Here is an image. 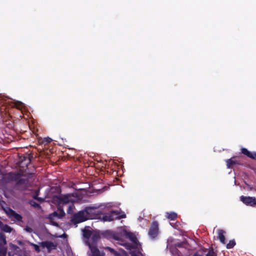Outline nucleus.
<instances>
[{
	"label": "nucleus",
	"instance_id": "obj_15",
	"mask_svg": "<svg viewBox=\"0 0 256 256\" xmlns=\"http://www.w3.org/2000/svg\"><path fill=\"white\" fill-rule=\"evenodd\" d=\"M2 230L4 232H8V233H10L13 231H14L12 228L8 225L4 224H2Z\"/></svg>",
	"mask_w": 256,
	"mask_h": 256
},
{
	"label": "nucleus",
	"instance_id": "obj_29",
	"mask_svg": "<svg viewBox=\"0 0 256 256\" xmlns=\"http://www.w3.org/2000/svg\"><path fill=\"white\" fill-rule=\"evenodd\" d=\"M57 214H57V213L56 212H54L53 213V215H54V216H56Z\"/></svg>",
	"mask_w": 256,
	"mask_h": 256
},
{
	"label": "nucleus",
	"instance_id": "obj_21",
	"mask_svg": "<svg viewBox=\"0 0 256 256\" xmlns=\"http://www.w3.org/2000/svg\"><path fill=\"white\" fill-rule=\"evenodd\" d=\"M74 205L72 204H70L68 206L67 212L68 214H71L74 208Z\"/></svg>",
	"mask_w": 256,
	"mask_h": 256
},
{
	"label": "nucleus",
	"instance_id": "obj_14",
	"mask_svg": "<svg viewBox=\"0 0 256 256\" xmlns=\"http://www.w3.org/2000/svg\"><path fill=\"white\" fill-rule=\"evenodd\" d=\"M99 238L100 236L98 234L92 232L90 238V244H92L94 246H96V242L99 239Z\"/></svg>",
	"mask_w": 256,
	"mask_h": 256
},
{
	"label": "nucleus",
	"instance_id": "obj_13",
	"mask_svg": "<svg viewBox=\"0 0 256 256\" xmlns=\"http://www.w3.org/2000/svg\"><path fill=\"white\" fill-rule=\"evenodd\" d=\"M6 235L2 232H0V246H6Z\"/></svg>",
	"mask_w": 256,
	"mask_h": 256
},
{
	"label": "nucleus",
	"instance_id": "obj_11",
	"mask_svg": "<svg viewBox=\"0 0 256 256\" xmlns=\"http://www.w3.org/2000/svg\"><path fill=\"white\" fill-rule=\"evenodd\" d=\"M241 152L242 154L252 159L256 160V152H250L248 151L246 148H242Z\"/></svg>",
	"mask_w": 256,
	"mask_h": 256
},
{
	"label": "nucleus",
	"instance_id": "obj_5",
	"mask_svg": "<svg viewBox=\"0 0 256 256\" xmlns=\"http://www.w3.org/2000/svg\"><path fill=\"white\" fill-rule=\"evenodd\" d=\"M126 217V216L124 214H120L118 211H112L110 213L107 214L102 218H100V219L104 222H110L113 220L115 218L120 219Z\"/></svg>",
	"mask_w": 256,
	"mask_h": 256
},
{
	"label": "nucleus",
	"instance_id": "obj_1",
	"mask_svg": "<svg viewBox=\"0 0 256 256\" xmlns=\"http://www.w3.org/2000/svg\"><path fill=\"white\" fill-rule=\"evenodd\" d=\"M34 158L33 154L28 150L24 154H18V160L17 162L18 166L20 167V172L14 174L12 172L8 174L4 172V168H0V176H31L34 174L33 172L30 170L28 166L30 165L32 160Z\"/></svg>",
	"mask_w": 256,
	"mask_h": 256
},
{
	"label": "nucleus",
	"instance_id": "obj_27",
	"mask_svg": "<svg viewBox=\"0 0 256 256\" xmlns=\"http://www.w3.org/2000/svg\"><path fill=\"white\" fill-rule=\"evenodd\" d=\"M52 224L53 225H54V226H58V224L56 222H52Z\"/></svg>",
	"mask_w": 256,
	"mask_h": 256
},
{
	"label": "nucleus",
	"instance_id": "obj_4",
	"mask_svg": "<svg viewBox=\"0 0 256 256\" xmlns=\"http://www.w3.org/2000/svg\"><path fill=\"white\" fill-rule=\"evenodd\" d=\"M70 200L68 196H53V202L59 206L58 210L60 211L62 216H64L65 214V213L63 209L61 208L60 205H65L68 204Z\"/></svg>",
	"mask_w": 256,
	"mask_h": 256
},
{
	"label": "nucleus",
	"instance_id": "obj_30",
	"mask_svg": "<svg viewBox=\"0 0 256 256\" xmlns=\"http://www.w3.org/2000/svg\"><path fill=\"white\" fill-rule=\"evenodd\" d=\"M38 200H43V199L42 198H38Z\"/></svg>",
	"mask_w": 256,
	"mask_h": 256
},
{
	"label": "nucleus",
	"instance_id": "obj_23",
	"mask_svg": "<svg viewBox=\"0 0 256 256\" xmlns=\"http://www.w3.org/2000/svg\"><path fill=\"white\" fill-rule=\"evenodd\" d=\"M172 254L174 256H180L181 254L180 252L177 249L174 250Z\"/></svg>",
	"mask_w": 256,
	"mask_h": 256
},
{
	"label": "nucleus",
	"instance_id": "obj_28",
	"mask_svg": "<svg viewBox=\"0 0 256 256\" xmlns=\"http://www.w3.org/2000/svg\"><path fill=\"white\" fill-rule=\"evenodd\" d=\"M2 224H3L2 222L0 220V228H1V229H2Z\"/></svg>",
	"mask_w": 256,
	"mask_h": 256
},
{
	"label": "nucleus",
	"instance_id": "obj_8",
	"mask_svg": "<svg viewBox=\"0 0 256 256\" xmlns=\"http://www.w3.org/2000/svg\"><path fill=\"white\" fill-rule=\"evenodd\" d=\"M158 224L157 222H154L152 224L150 228V230L148 232V234L152 238H154L156 236L158 235Z\"/></svg>",
	"mask_w": 256,
	"mask_h": 256
},
{
	"label": "nucleus",
	"instance_id": "obj_12",
	"mask_svg": "<svg viewBox=\"0 0 256 256\" xmlns=\"http://www.w3.org/2000/svg\"><path fill=\"white\" fill-rule=\"evenodd\" d=\"M226 232L222 230H218V238L220 240V242H222L223 244H225V237L224 236V234Z\"/></svg>",
	"mask_w": 256,
	"mask_h": 256
},
{
	"label": "nucleus",
	"instance_id": "obj_24",
	"mask_svg": "<svg viewBox=\"0 0 256 256\" xmlns=\"http://www.w3.org/2000/svg\"><path fill=\"white\" fill-rule=\"evenodd\" d=\"M24 230L28 232H29V233H32L33 232V230L32 229V228H30V227H28V226H26L25 228H24Z\"/></svg>",
	"mask_w": 256,
	"mask_h": 256
},
{
	"label": "nucleus",
	"instance_id": "obj_26",
	"mask_svg": "<svg viewBox=\"0 0 256 256\" xmlns=\"http://www.w3.org/2000/svg\"><path fill=\"white\" fill-rule=\"evenodd\" d=\"M114 239H116L117 240H120V238L118 236H115Z\"/></svg>",
	"mask_w": 256,
	"mask_h": 256
},
{
	"label": "nucleus",
	"instance_id": "obj_7",
	"mask_svg": "<svg viewBox=\"0 0 256 256\" xmlns=\"http://www.w3.org/2000/svg\"><path fill=\"white\" fill-rule=\"evenodd\" d=\"M236 156H233L225 160L228 168L234 169L242 165V162L240 160H236Z\"/></svg>",
	"mask_w": 256,
	"mask_h": 256
},
{
	"label": "nucleus",
	"instance_id": "obj_25",
	"mask_svg": "<svg viewBox=\"0 0 256 256\" xmlns=\"http://www.w3.org/2000/svg\"><path fill=\"white\" fill-rule=\"evenodd\" d=\"M51 190H57L58 192V187H56H56H52V188H51Z\"/></svg>",
	"mask_w": 256,
	"mask_h": 256
},
{
	"label": "nucleus",
	"instance_id": "obj_6",
	"mask_svg": "<svg viewBox=\"0 0 256 256\" xmlns=\"http://www.w3.org/2000/svg\"><path fill=\"white\" fill-rule=\"evenodd\" d=\"M2 209L5 213L12 220H14L18 221H22V216L16 212L15 211L8 207H2Z\"/></svg>",
	"mask_w": 256,
	"mask_h": 256
},
{
	"label": "nucleus",
	"instance_id": "obj_3",
	"mask_svg": "<svg viewBox=\"0 0 256 256\" xmlns=\"http://www.w3.org/2000/svg\"><path fill=\"white\" fill-rule=\"evenodd\" d=\"M92 234V232L89 230H85L83 231L84 237L86 239V243L90 250L89 256H104V253L103 252H100L96 246H94L92 244H90V238Z\"/></svg>",
	"mask_w": 256,
	"mask_h": 256
},
{
	"label": "nucleus",
	"instance_id": "obj_9",
	"mask_svg": "<svg viewBox=\"0 0 256 256\" xmlns=\"http://www.w3.org/2000/svg\"><path fill=\"white\" fill-rule=\"evenodd\" d=\"M40 244L43 248H46L48 252H50L52 250L55 249L56 248V246L50 241L42 242Z\"/></svg>",
	"mask_w": 256,
	"mask_h": 256
},
{
	"label": "nucleus",
	"instance_id": "obj_32",
	"mask_svg": "<svg viewBox=\"0 0 256 256\" xmlns=\"http://www.w3.org/2000/svg\"><path fill=\"white\" fill-rule=\"evenodd\" d=\"M59 237L62 238V235L59 236Z\"/></svg>",
	"mask_w": 256,
	"mask_h": 256
},
{
	"label": "nucleus",
	"instance_id": "obj_16",
	"mask_svg": "<svg viewBox=\"0 0 256 256\" xmlns=\"http://www.w3.org/2000/svg\"><path fill=\"white\" fill-rule=\"evenodd\" d=\"M166 216L171 220H174L177 218V214L174 212H166Z\"/></svg>",
	"mask_w": 256,
	"mask_h": 256
},
{
	"label": "nucleus",
	"instance_id": "obj_19",
	"mask_svg": "<svg viewBox=\"0 0 256 256\" xmlns=\"http://www.w3.org/2000/svg\"><path fill=\"white\" fill-rule=\"evenodd\" d=\"M6 246H0V256H6Z\"/></svg>",
	"mask_w": 256,
	"mask_h": 256
},
{
	"label": "nucleus",
	"instance_id": "obj_20",
	"mask_svg": "<svg viewBox=\"0 0 256 256\" xmlns=\"http://www.w3.org/2000/svg\"><path fill=\"white\" fill-rule=\"evenodd\" d=\"M28 244L30 246H32L34 248L36 252H38L40 251L39 246L38 245L32 243L30 242H28Z\"/></svg>",
	"mask_w": 256,
	"mask_h": 256
},
{
	"label": "nucleus",
	"instance_id": "obj_17",
	"mask_svg": "<svg viewBox=\"0 0 256 256\" xmlns=\"http://www.w3.org/2000/svg\"><path fill=\"white\" fill-rule=\"evenodd\" d=\"M52 139L49 137L44 138L41 142V144L46 146L52 142Z\"/></svg>",
	"mask_w": 256,
	"mask_h": 256
},
{
	"label": "nucleus",
	"instance_id": "obj_31",
	"mask_svg": "<svg viewBox=\"0 0 256 256\" xmlns=\"http://www.w3.org/2000/svg\"><path fill=\"white\" fill-rule=\"evenodd\" d=\"M50 190V188H49V187H48V188H46V190Z\"/></svg>",
	"mask_w": 256,
	"mask_h": 256
},
{
	"label": "nucleus",
	"instance_id": "obj_2",
	"mask_svg": "<svg viewBox=\"0 0 256 256\" xmlns=\"http://www.w3.org/2000/svg\"><path fill=\"white\" fill-rule=\"evenodd\" d=\"M95 209L92 208H86L84 210L80 211L74 216L72 222L76 224L83 222L88 219H92L95 214Z\"/></svg>",
	"mask_w": 256,
	"mask_h": 256
},
{
	"label": "nucleus",
	"instance_id": "obj_10",
	"mask_svg": "<svg viewBox=\"0 0 256 256\" xmlns=\"http://www.w3.org/2000/svg\"><path fill=\"white\" fill-rule=\"evenodd\" d=\"M240 200L244 203L248 205L254 206L256 204V198L252 197L242 196L240 197Z\"/></svg>",
	"mask_w": 256,
	"mask_h": 256
},
{
	"label": "nucleus",
	"instance_id": "obj_18",
	"mask_svg": "<svg viewBox=\"0 0 256 256\" xmlns=\"http://www.w3.org/2000/svg\"><path fill=\"white\" fill-rule=\"evenodd\" d=\"M120 170H110V172H109L108 171V172L109 174H112L114 176H122V174L120 173Z\"/></svg>",
	"mask_w": 256,
	"mask_h": 256
},
{
	"label": "nucleus",
	"instance_id": "obj_22",
	"mask_svg": "<svg viewBox=\"0 0 256 256\" xmlns=\"http://www.w3.org/2000/svg\"><path fill=\"white\" fill-rule=\"evenodd\" d=\"M235 242L233 240H231L229 242V243L227 244L226 247L228 248H232L235 245Z\"/></svg>",
	"mask_w": 256,
	"mask_h": 256
}]
</instances>
